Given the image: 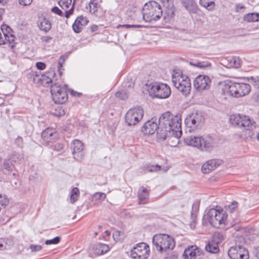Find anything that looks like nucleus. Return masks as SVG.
I'll return each mask as SVG.
<instances>
[{
	"mask_svg": "<svg viewBox=\"0 0 259 259\" xmlns=\"http://www.w3.org/2000/svg\"><path fill=\"white\" fill-rule=\"evenodd\" d=\"M201 136H190L185 138L184 139V143L190 146H192L199 149L201 145Z\"/></svg>",
	"mask_w": 259,
	"mask_h": 259,
	"instance_id": "obj_23",
	"label": "nucleus"
},
{
	"mask_svg": "<svg viewBox=\"0 0 259 259\" xmlns=\"http://www.w3.org/2000/svg\"><path fill=\"white\" fill-rule=\"evenodd\" d=\"M71 93L72 95L75 96H78V97H79L81 94V93H77L73 90L71 91Z\"/></svg>",
	"mask_w": 259,
	"mask_h": 259,
	"instance_id": "obj_58",
	"label": "nucleus"
},
{
	"mask_svg": "<svg viewBox=\"0 0 259 259\" xmlns=\"http://www.w3.org/2000/svg\"><path fill=\"white\" fill-rule=\"evenodd\" d=\"M138 196L139 203L145 204L148 199L149 192L144 187H141L138 191Z\"/></svg>",
	"mask_w": 259,
	"mask_h": 259,
	"instance_id": "obj_27",
	"label": "nucleus"
},
{
	"mask_svg": "<svg viewBox=\"0 0 259 259\" xmlns=\"http://www.w3.org/2000/svg\"><path fill=\"white\" fill-rule=\"evenodd\" d=\"M122 26L124 27H126V28H131V27H132V28H142L143 27V26L141 25H129V24L123 25Z\"/></svg>",
	"mask_w": 259,
	"mask_h": 259,
	"instance_id": "obj_53",
	"label": "nucleus"
},
{
	"mask_svg": "<svg viewBox=\"0 0 259 259\" xmlns=\"http://www.w3.org/2000/svg\"><path fill=\"white\" fill-rule=\"evenodd\" d=\"M228 254L231 259H249L247 249L240 245L231 247L228 251Z\"/></svg>",
	"mask_w": 259,
	"mask_h": 259,
	"instance_id": "obj_13",
	"label": "nucleus"
},
{
	"mask_svg": "<svg viewBox=\"0 0 259 259\" xmlns=\"http://www.w3.org/2000/svg\"><path fill=\"white\" fill-rule=\"evenodd\" d=\"M149 254V245L145 242H141L133 247L130 256L133 259H147Z\"/></svg>",
	"mask_w": 259,
	"mask_h": 259,
	"instance_id": "obj_10",
	"label": "nucleus"
},
{
	"mask_svg": "<svg viewBox=\"0 0 259 259\" xmlns=\"http://www.w3.org/2000/svg\"><path fill=\"white\" fill-rule=\"evenodd\" d=\"M52 11L54 13L60 16H63L64 15L65 16V11L63 12L57 7H53L52 9Z\"/></svg>",
	"mask_w": 259,
	"mask_h": 259,
	"instance_id": "obj_48",
	"label": "nucleus"
},
{
	"mask_svg": "<svg viewBox=\"0 0 259 259\" xmlns=\"http://www.w3.org/2000/svg\"><path fill=\"white\" fill-rule=\"evenodd\" d=\"M145 172L147 171L149 172H155L160 170V166L156 165H147V166L144 167Z\"/></svg>",
	"mask_w": 259,
	"mask_h": 259,
	"instance_id": "obj_42",
	"label": "nucleus"
},
{
	"mask_svg": "<svg viewBox=\"0 0 259 259\" xmlns=\"http://www.w3.org/2000/svg\"><path fill=\"white\" fill-rule=\"evenodd\" d=\"M229 122L233 126L242 128V136L248 139L254 137V131L256 129L255 121L248 115L233 114L230 116Z\"/></svg>",
	"mask_w": 259,
	"mask_h": 259,
	"instance_id": "obj_2",
	"label": "nucleus"
},
{
	"mask_svg": "<svg viewBox=\"0 0 259 259\" xmlns=\"http://www.w3.org/2000/svg\"><path fill=\"white\" fill-rule=\"evenodd\" d=\"M10 160L15 163L20 162L24 159V155L22 153L14 152L8 158Z\"/></svg>",
	"mask_w": 259,
	"mask_h": 259,
	"instance_id": "obj_35",
	"label": "nucleus"
},
{
	"mask_svg": "<svg viewBox=\"0 0 259 259\" xmlns=\"http://www.w3.org/2000/svg\"><path fill=\"white\" fill-rule=\"evenodd\" d=\"M4 12V9L3 8H0V21L2 19V15Z\"/></svg>",
	"mask_w": 259,
	"mask_h": 259,
	"instance_id": "obj_60",
	"label": "nucleus"
},
{
	"mask_svg": "<svg viewBox=\"0 0 259 259\" xmlns=\"http://www.w3.org/2000/svg\"><path fill=\"white\" fill-rule=\"evenodd\" d=\"M6 30L7 31V33H4V44H7V42L11 44L14 41L15 36L14 35L9 34V31L11 30V29L9 27H7Z\"/></svg>",
	"mask_w": 259,
	"mask_h": 259,
	"instance_id": "obj_36",
	"label": "nucleus"
},
{
	"mask_svg": "<svg viewBox=\"0 0 259 259\" xmlns=\"http://www.w3.org/2000/svg\"><path fill=\"white\" fill-rule=\"evenodd\" d=\"M185 8L190 12L196 13L197 5L194 0H184L183 1Z\"/></svg>",
	"mask_w": 259,
	"mask_h": 259,
	"instance_id": "obj_28",
	"label": "nucleus"
},
{
	"mask_svg": "<svg viewBox=\"0 0 259 259\" xmlns=\"http://www.w3.org/2000/svg\"><path fill=\"white\" fill-rule=\"evenodd\" d=\"M203 250L196 245H191L185 249L184 256L186 259H193L203 255Z\"/></svg>",
	"mask_w": 259,
	"mask_h": 259,
	"instance_id": "obj_16",
	"label": "nucleus"
},
{
	"mask_svg": "<svg viewBox=\"0 0 259 259\" xmlns=\"http://www.w3.org/2000/svg\"><path fill=\"white\" fill-rule=\"evenodd\" d=\"M106 195L104 193L96 192L92 197V201L101 202L105 199Z\"/></svg>",
	"mask_w": 259,
	"mask_h": 259,
	"instance_id": "obj_38",
	"label": "nucleus"
},
{
	"mask_svg": "<svg viewBox=\"0 0 259 259\" xmlns=\"http://www.w3.org/2000/svg\"><path fill=\"white\" fill-rule=\"evenodd\" d=\"M229 61V67L238 68L240 66V60L238 57H233Z\"/></svg>",
	"mask_w": 259,
	"mask_h": 259,
	"instance_id": "obj_39",
	"label": "nucleus"
},
{
	"mask_svg": "<svg viewBox=\"0 0 259 259\" xmlns=\"http://www.w3.org/2000/svg\"><path fill=\"white\" fill-rule=\"evenodd\" d=\"M64 145L62 143H58L53 146V149L58 152H62L63 151Z\"/></svg>",
	"mask_w": 259,
	"mask_h": 259,
	"instance_id": "obj_45",
	"label": "nucleus"
},
{
	"mask_svg": "<svg viewBox=\"0 0 259 259\" xmlns=\"http://www.w3.org/2000/svg\"><path fill=\"white\" fill-rule=\"evenodd\" d=\"M41 137L46 142H52L58 138V135L54 128H47L41 134Z\"/></svg>",
	"mask_w": 259,
	"mask_h": 259,
	"instance_id": "obj_20",
	"label": "nucleus"
},
{
	"mask_svg": "<svg viewBox=\"0 0 259 259\" xmlns=\"http://www.w3.org/2000/svg\"><path fill=\"white\" fill-rule=\"evenodd\" d=\"M1 168L3 173L5 175H8L13 171L15 167L10 159L6 158L5 159Z\"/></svg>",
	"mask_w": 259,
	"mask_h": 259,
	"instance_id": "obj_26",
	"label": "nucleus"
},
{
	"mask_svg": "<svg viewBox=\"0 0 259 259\" xmlns=\"http://www.w3.org/2000/svg\"><path fill=\"white\" fill-rule=\"evenodd\" d=\"M115 96L121 100H124L127 98V95L126 92L122 90L120 91H118L115 93Z\"/></svg>",
	"mask_w": 259,
	"mask_h": 259,
	"instance_id": "obj_46",
	"label": "nucleus"
},
{
	"mask_svg": "<svg viewBox=\"0 0 259 259\" xmlns=\"http://www.w3.org/2000/svg\"><path fill=\"white\" fill-rule=\"evenodd\" d=\"M93 250L95 254L99 255L106 253L109 250V246L107 244L98 243L94 245Z\"/></svg>",
	"mask_w": 259,
	"mask_h": 259,
	"instance_id": "obj_25",
	"label": "nucleus"
},
{
	"mask_svg": "<svg viewBox=\"0 0 259 259\" xmlns=\"http://www.w3.org/2000/svg\"><path fill=\"white\" fill-rule=\"evenodd\" d=\"M90 12L92 14L97 15L98 10L100 8V5L98 4L97 0H91L89 4Z\"/></svg>",
	"mask_w": 259,
	"mask_h": 259,
	"instance_id": "obj_33",
	"label": "nucleus"
},
{
	"mask_svg": "<svg viewBox=\"0 0 259 259\" xmlns=\"http://www.w3.org/2000/svg\"><path fill=\"white\" fill-rule=\"evenodd\" d=\"M91 29H92V30L93 31H96L97 29V26H96V25L95 26H92L91 27Z\"/></svg>",
	"mask_w": 259,
	"mask_h": 259,
	"instance_id": "obj_62",
	"label": "nucleus"
},
{
	"mask_svg": "<svg viewBox=\"0 0 259 259\" xmlns=\"http://www.w3.org/2000/svg\"><path fill=\"white\" fill-rule=\"evenodd\" d=\"M79 191L77 188L74 187L72 189L70 195V202L72 203L75 202L78 199Z\"/></svg>",
	"mask_w": 259,
	"mask_h": 259,
	"instance_id": "obj_40",
	"label": "nucleus"
},
{
	"mask_svg": "<svg viewBox=\"0 0 259 259\" xmlns=\"http://www.w3.org/2000/svg\"><path fill=\"white\" fill-rule=\"evenodd\" d=\"M52 39V37L49 36H42L40 38L42 42H44L46 43L50 42Z\"/></svg>",
	"mask_w": 259,
	"mask_h": 259,
	"instance_id": "obj_52",
	"label": "nucleus"
},
{
	"mask_svg": "<svg viewBox=\"0 0 259 259\" xmlns=\"http://www.w3.org/2000/svg\"><path fill=\"white\" fill-rule=\"evenodd\" d=\"M71 148L72 150V154L74 155L75 153L81 152L83 150V145L80 141L75 140L72 142Z\"/></svg>",
	"mask_w": 259,
	"mask_h": 259,
	"instance_id": "obj_29",
	"label": "nucleus"
},
{
	"mask_svg": "<svg viewBox=\"0 0 259 259\" xmlns=\"http://www.w3.org/2000/svg\"><path fill=\"white\" fill-rule=\"evenodd\" d=\"M8 0H0V5H4L7 2Z\"/></svg>",
	"mask_w": 259,
	"mask_h": 259,
	"instance_id": "obj_61",
	"label": "nucleus"
},
{
	"mask_svg": "<svg viewBox=\"0 0 259 259\" xmlns=\"http://www.w3.org/2000/svg\"><path fill=\"white\" fill-rule=\"evenodd\" d=\"M60 241V238L58 236L55 237L54 238L50 240H47L45 242L46 244H56L59 243Z\"/></svg>",
	"mask_w": 259,
	"mask_h": 259,
	"instance_id": "obj_47",
	"label": "nucleus"
},
{
	"mask_svg": "<svg viewBox=\"0 0 259 259\" xmlns=\"http://www.w3.org/2000/svg\"><path fill=\"white\" fill-rule=\"evenodd\" d=\"M32 0H19V3L21 5L28 6L31 4Z\"/></svg>",
	"mask_w": 259,
	"mask_h": 259,
	"instance_id": "obj_51",
	"label": "nucleus"
},
{
	"mask_svg": "<svg viewBox=\"0 0 259 259\" xmlns=\"http://www.w3.org/2000/svg\"><path fill=\"white\" fill-rule=\"evenodd\" d=\"M62 62H61V60H59L58 62V71L59 72V74L61 75L62 74V72L61 71V68L62 67Z\"/></svg>",
	"mask_w": 259,
	"mask_h": 259,
	"instance_id": "obj_55",
	"label": "nucleus"
},
{
	"mask_svg": "<svg viewBox=\"0 0 259 259\" xmlns=\"http://www.w3.org/2000/svg\"><path fill=\"white\" fill-rule=\"evenodd\" d=\"M204 120L202 112L196 111L187 116L185 121L187 126L192 128H197L201 126Z\"/></svg>",
	"mask_w": 259,
	"mask_h": 259,
	"instance_id": "obj_12",
	"label": "nucleus"
},
{
	"mask_svg": "<svg viewBox=\"0 0 259 259\" xmlns=\"http://www.w3.org/2000/svg\"><path fill=\"white\" fill-rule=\"evenodd\" d=\"M39 29L45 32H48L51 28V24L49 20L45 18L40 19L38 22Z\"/></svg>",
	"mask_w": 259,
	"mask_h": 259,
	"instance_id": "obj_30",
	"label": "nucleus"
},
{
	"mask_svg": "<svg viewBox=\"0 0 259 259\" xmlns=\"http://www.w3.org/2000/svg\"><path fill=\"white\" fill-rule=\"evenodd\" d=\"M217 145L215 138L210 136L201 137V145L199 150L202 151L210 152Z\"/></svg>",
	"mask_w": 259,
	"mask_h": 259,
	"instance_id": "obj_15",
	"label": "nucleus"
},
{
	"mask_svg": "<svg viewBox=\"0 0 259 259\" xmlns=\"http://www.w3.org/2000/svg\"><path fill=\"white\" fill-rule=\"evenodd\" d=\"M210 84L211 79L207 75H199L194 80V86L199 91L208 89Z\"/></svg>",
	"mask_w": 259,
	"mask_h": 259,
	"instance_id": "obj_14",
	"label": "nucleus"
},
{
	"mask_svg": "<svg viewBox=\"0 0 259 259\" xmlns=\"http://www.w3.org/2000/svg\"><path fill=\"white\" fill-rule=\"evenodd\" d=\"M105 233L106 236H109L110 235V232L108 230H106Z\"/></svg>",
	"mask_w": 259,
	"mask_h": 259,
	"instance_id": "obj_64",
	"label": "nucleus"
},
{
	"mask_svg": "<svg viewBox=\"0 0 259 259\" xmlns=\"http://www.w3.org/2000/svg\"><path fill=\"white\" fill-rule=\"evenodd\" d=\"M199 209V204L197 203H194L192 205V211L191 212L192 222L190 224L191 229H194L195 228L196 213Z\"/></svg>",
	"mask_w": 259,
	"mask_h": 259,
	"instance_id": "obj_31",
	"label": "nucleus"
},
{
	"mask_svg": "<svg viewBox=\"0 0 259 259\" xmlns=\"http://www.w3.org/2000/svg\"><path fill=\"white\" fill-rule=\"evenodd\" d=\"M29 248L32 251H37L40 250L42 249V246L40 245L31 244L29 246Z\"/></svg>",
	"mask_w": 259,
	"mask_h": 259,
	"instance_id": "obj_49",
	"label": "nucleus"
},
{
	"mask_svg": "<svg viewBox=\"0 0 259 259\" xmlns=\"http://www.w3.org/2000/svg\"><path fill=\"white\" fill-rule=\"evenodd\" d=\"M9 203V199L6 195L0 193V205L6 206Z\"/></svg>",
	"mask_w": 259,
	"mask_h": 259,
	"instance_id": "obj_44",
	"label": "nucleus"
},
{
	"mask_svg": "<svg viewBox=\"0 0 259 259\" xmlns=\"http://www.w3.org/2000/svg\"><path fill=\"white\" fill-rule=\"evenodd\" d=\"M238 203L233 201L231 204L225 206L226 211L228 212L232 213L235 211L237 207Z\"/></svg>",
	"mask_w": 259,
	"mask_h": 259,
	"instance_id": "obj_43",
	"label": "nucleus"
},
{
	"mask_svg": "<svg viewBox=\"0 0 259 259\" xmlns=\"http://www.w3.org/2000/svg\"><path fill=\"white\" fill-rule=\"evenodd\" d=\"M152 241L157 250L160 252L171 250L175 246L174 238L167 234H156L153 236Z\"/></svg>",
	"mask_w": 259,
	"mask_h": 259,
	"instance_id": "obj_4",
	"label": "nucleus"
},
{
	"mask_svg": "<svg viewBox=\"0 0 259 259\" xmlns=\"http://www.w3.org/2000/svg\"><path fill=\"white\" fill-rule=\"evenodd\" d=\"M207 218L210 224L215 228H219L225 224L226 215L223 210L211 208L208 211Z\"/></svg>",
	"mask_w": 259,
	"mask_h": 259,
	"instance_id": "obj_9",
	"label": "nucleus"
},
{
	"mask_svg": "<svg viewBox=\"0 0 259 259\" xmlns=\"http://www.w3.org/2000/svg\"><path fill=\"white\" fill-rule=\"evenodd\" d=\"M243 20L248 22H257L259 21V13H249L244 15Z\"/></svg>",
	"mask_w": 259,
	"mask_h": 259,
	"instance_id": "obj_34",
	"label": "nucleus"
},
{
	"mask_svg": "<svg viewBox=\"0 0 259 259\" xmlns=\"http://www.w3.org/2000/svg\"><path fill=\"white\" fill-rule=\"evenodd\" d=\"M162 10L159 4L155 1H150L145 4L143 8V19L147 22L156 21L161 17Z\"/></svg>",
	"mask_w": 259,
	"mask_h": 259,
	"instance_id": "obj_3",
	"label": "nucleus"
},
{
	"mask_svg": "<svg viewBox=\"0 0 259 259\" xmlns=\"http://www.w3.org/2000/svg\"><path fill=\"white\" fill-rule=\"evenodd\" d=\"M254 86L256 88L259 89V80L258 79H255L254 80Z\"/></svg>",
	"mask_w": 259,
	"mask_h": 259,
	"instance_id": "obj_57",
	"label": "nucleus"
},
{
	"mask_svg": "<svg viewBox=\"0 0 259 259\" xmlns=\"http://www.w3.org/2000/svg\"><path fill=\"white\" fill-rule=\"evenodd\" d=\"M219 234H215L212 237V240L209 241L205 246L206 251L210 253H217L219 251L218 243L219 242Z\"/></svg>",
	"mask_w": 259,
	"mask_h": 259,
	"instance_id": "obj_21",
	"label": "nucleus"
},
{
	"mask_svg": "<svg viewBox=\"0 0 259 259\" xmlns=\"http://www.w3.org/2000/svg\"><path fill=\"white\" fill-rule=\"evenodd\" d=\"M41 75L40 72L32 71L30 74V78L32 79L34 83L40 84L41 79Z\"/></svg>",
	"mask_w": 259,
	"mask_h": 259,
	"instance_id": "obj_37",
	"label": "nucleus"
},
{
	"mask_svg": "<svg viewBox=\"0 0 259 259\" xmlns=\"http://www.w3.org/2000/svg\"><path fill=\"white\" fill-rule=\"evenodd\" d=\"M144 111L140 107L130 109L125 116V122L128 126L135 125L142 118Z\"/></svg>",
	"mask_w": 259,
	"mask_h": 259,
	"instance_id": "obj_11",
	"label": "nucleus"
},
{
	"mask_svg": "<svg viewBox=\"0 0 259 259\" xmlns=\"http://www.w3.org/2000/svg\"><path fill=\"white\" fill-rule=\"evenodd\" d=\"M167 13V16L169 18H172L174 17V11L173 10L172 7H171V8L169 10H168Z\"/></svg>",
	"mask_w": 259,
	"mask_h": 259,
	"instance_id": "obj_54",
	"label": "nucleus"
},
{
	"mask_svg": "<svg viewBox=\"0 0 259 259\" xmlns=\"http://www.w3.org/2000/svg\"><path fill=\"white\" fill-rule=\"evenodd\" d=\"M147 90L149 95L153 98L166 99L171 94L169 86L164 83H151L148 85Z\"/></svg>",
	"mask_w": 259,
	"mask_h": 259,
	"instance_id": "obj_5",
	"label": "nucleus"
},
{
	"mask_svg": "<svg viewBox=\"0 0 259 259\" xmlns=\"http://www.w3.org/2000/svg\"><path fill=\"white\" fill-rule=\"evenodd\" d=\"M88 21L85 17L83 16L78 17L72 25V28L76 33L81 32L82 27L87 24Z\"/></svg>",
	"mask_w": 259,
	"mask_h": 259,
	"instance_id": "obj_22",
	"label": "nucleus"
},
{
	"mask_svg": "<svg viewBox=\"0 0 259 259\" xmlns=\"http://www.w3.org/2000/svg\"><path fill=\"white\" fill-rule=\"evenodd\" d=\"M159 125L158 126L157 123L153 119L148 120L141 127V132L144 135H151L155 131H158Z\"/></svg>",
	"mask_w": 259,
	"mask_h": 259,
	"instance_id": "obj_17",
	"label": "nucleus"
},
{
	"mask_svg": "<svg viewBox=\"0 0 259 259\" xmlns=\"http://www.w3.org/2000/svg\"><path fill=\"white\" fill-rule=\"evenodd\" d=\"M215 0H200V5L209 11L213 10L215 8Z\"/></svg>",
	"mask_w": 259,
	"mask_h": 259,
	"instance_id": "obj_32",
	"label": "nucleus"
},
{
	"mask_svg": "<svg viewBox=\"0 0 259 259\" xmlns=\"http://www.w3.org/2000/svg\"><path fill=\"white\" fill-rule=\"evenodd\" d=\"M51 92L52 99L56 103L63 104L68 99L66 84L61 87L58 83H55L51 85Z\"/></svg>",
	"mask_w": 259,
	"mask_h": 259,
	"instance_id": "obj_7",
	"label": "nucleus"
},
{
	"mask_svg": "<svg viewBox=\"0 0 259 259\" xmlns=\"http://www.w3.org/2000/svg\"><path fill=\"white\" fill-rule=\"evenodd\" d=\"M36 68L40 70H42L46 68V64L44 63L39 62L36 63Z\"/></svg>",
	"mask_w": 259,
	"mask_h": 259,
	"instance_id": "obj_50",
	"label": "nucleus"
},
{
	"mask_svg": "<svg viewBox=\"0 0 259 259\" xmlns=\"http://www.w3.org/2000/svg\"><path fill=\"white\" fill-rule=\"evenodd\" d=\"M174 85L184 95L190 94L191 85L189 77L180 72H175L172 76Z\"/></svg>",
	"mask_w": 259,
	"mask_h": 259,
	"instance_id": "obj_6",
	"label": "nucleus"
},
{
	"mask_svg": "<svg viewBox=\"0 0 259 259\" xmlns=\"http://www.w3.org/2000/svg\"><path fill=\"white\" fill-rule=\"evenodd\" d=\"M55 75L54 71L51 70L47 72L45 74L41 75V84L44 87H48L52 82V77Z\"/></svg>",
	"mask_w": 259,
	"mask_h": 259,
	"instance_id": "obj_24",
	"label": "nucleus"
},
{
	"mask_svg": "<svg viewBox=\"0 0 259 259\" xmlns=\"http://www.w3.org/2000/svg\"><path fill=\"white\" fill-rule=\"evenodd\" d=\"M250 90L248 83L234 82L229 85L228 92L232 97L239 98L247 95Z\"/></svg>",
	"mask_w": 259,
	"mask_h": 259,
	"instance_id": "obj_8",
	"label": "nucleus"
},
{
	"mask_svg": "<svg viewBox=\"0 0 259 259\" xmlns=\"http://www.w3.org/2000/svg\"><path fill=\"white\" fill-rule=\"evenodd\" d=\"M222 163V160L220 159L209 160L202 165L201 170L204 174H208L221 165Z\"/></svg>",
	"mask_w": 259,
	"mask_h": 259,
	"instance_id": "obj_19",
	"label": "nucleus"
},
{
	"mask_svg": "<svg viewBox=\"0 0 259 259\" xmlns=\"http://www.w3.org/2000/svg\"><path fill=\"white\" fill-rule=\"evenodd\" d=\"M72 0H59L58 4L62 10L65 11V17L68 18L72 14L74 11V4Z\"/></svg>",
	"mask_w": 259,
	"mask_h": 259,
	"instance_id": "obj_18",
	"label": "nucleus"
},
{
	"mask_svg": "<svg viewBox=\"0 0 259 259\" xmlns=\"http://www.w3.org/2000/svg\"><path fill=\"white\" fill-rule=\"evenodd\" d=\"M182 134L181 118L167 111L159 117V127L157 131V138L163 141L167 140L172 147H176Z\"/></svg>",
	"mask_w": 259,
	"mask_h": 259,
	"instance_id": "obj_1",
	"label": "nucleus"
},
{
	"mask_svg": "<svg viewBox=\"0 0 259 259\" xmlns=\"http://www.w3.org/2000/svg\"><path fill=\"white\" fill-rule=\"evenodd\" d=\"M59 60H61V62H62V63H64V60H65V59H64V57H63V56H61V57L60 58Z\"/></svg>",
	"mask_w": 259,
	"mask_h": 259,
	"instance_id": "obj_63",
	"label": "nucleus"
},
{
	"mask_svg": "<svg viewBox=\"0 0 259 259\" xmlns=\"http://www.w3.org/2000/svg\"><path fill=\"white\" fill-rule=\"evenodd\" d=\"M6 245L4 243V240L3 239H0V250H2L5 248Z\"/></svg>",
	"mask_w": 259,
	"mask_h": 259,
	"instance_id": "obj_56",
	"label": "nucleus"
},
{
	"mask_svg": "<svg viewBox=\"0 0 259 259\" xmlns=\"http://www.w3.org/2000/svg\"><path fill=\"white\" fill-rule=\"evenodd\" d=\"M189 64L193 66L197 67L200 68H206L210 66V63L209 62H197L196 63H193L192 62H190Z\"/></svg>",
	"mask_w": 259,
	"mask_h": 259,
	"instance_id": "obj_41",
	"label": "nucleus"
},
{
	"mask_svg": "<svg viewBox=\"0 0 259 259\" xmlns=\"http://www.w3.org/2000/svg\"><path fill=\"white\" fill-rule=\"evenodd\" d=\"M254 137L252 138V139H254L255 138H256V139H257V140L259 141V131H258V132L255 134V129L254 130Z\"/></svg>",
	"mask_w": 259,
	"mask_h": 259,
	"instance_id": "obj_59",
	"label": "nucleus"
}]
</instances>
